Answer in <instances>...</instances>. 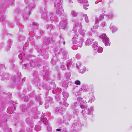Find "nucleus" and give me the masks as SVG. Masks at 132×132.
Returning <instances> with one entry per match:
<instances>
[{
	"instance_id": "f257e3e1",
	"label": "nucleus",
	"mask_w": 132,
	"mask_h": 132,
	"mask_svg": "<svg viewBox=\"0 0 132 132\" xmlns=\"http://www.w3.org/2000/svg\"><path fill=\"white\" fill-rule=\"evenodd\" d=\"M87 98H84L82 99L81 97H79L77 99V100L81 104L80 107L82 109V115L84 117H86V115L87 114L89 115L93 114L94 109L93 107L90 106L88 108V105L86 104L87 100H85Z\"/></svg>"
},
{
	"instance_id": "f03ea898",
	"label": "nucleus",
	"mask_w": 132,
	"mask_h": 132,
	"mask_svg": "<svg viewBox=\"0 0 132 132\" xmlns=\"http://www.w3.org/2000/svg\"><path fill=\"white\" fill-rule=\"evenodd\" d=\"M75 36L74 37H73L72 38V39H74L73 41V46H78L79 47H81L82 45V42H84V39L82 38H77L78 36L75 34Z\"/></svg>"
},
{
	"instance_id": "7ed1b4c3",
	"label": "nucleus",
	"mask_w": 132,
	"mask_h": 132,
	"mask_svg": "<svg viewBox=\"0 0 132 132\" xmlns=\"http://www.w3.org/2000/svg\"><path fill=\"white\" fill-rule=\"evenodd\" d=\"M100 37L102 39L106 46L110 45V43L109 38L106 36L105 34H102Z\"/></svg>"
},
{
	"instance_id": "20e7f679",
	"label": "nucleus",
	"mask_w": 132,
	"mask_h": 132,
	"mask_svg": "<svg viewBox=\"0 0 132 132\" xmlns=\"http://www.w3.org/2000/svg\"><path fill=\"white\" fill-rule=\"evenodd\" d=\"M67 20L65 19L62 20L59 24V26L63 29H64L67 26Z\"/></svg>"
},
{
	"instance_id": "39448f33",
	"label": "nucleus",
	"mask_w": 132,
	"mask_h": 132,
	"mask_svg": "<svg viewBox=\"0 0 132 132\" xmlns=\"http://www.w3.org/2000/svg\"><path fill=\"white\" fill-rule=\"evenodd\" d=\"M104 18V15H101L99 16V18L97 19L96 21L95 22V25L93 27L95 29L97 28V24H98V22H99L100 20H101V19Z\"/></svg>"
},
{
	"instance_id": "423d86ee",
	"label": "nucleus",
	"mask_w": 132,
	"mask_h": 132,
	"mask_svg": "<svg viewBox=\"0 0 132 132\" xmlns=\"http://www.w3.org/2000/svg\"><path fill=\"white\" fill-rule=\"evenodd\" d=\"M56 14L58 15H61L63 14L64 11L62 7L57 8H56Z\"/></svg>"
},
{
	"instance_id": "0eeeda50",
	"label": "nucleus",
	"mask_w": 132,
	"mask_h": 132,
	"mask_svg": "<svg viewBox=\"0 0 132 132\" xmlns=\"http://www.w3.org/2000/svg\"><path fill=\"white\" fill-rule=\"evenodd\" d=\"M65 110V109H64L63 107L57 108L55 109V112L57 113L61 114L63 113Z\"/></svg>"
},
{
	"instance_id": "6e6552de",
	"label": "nucleus",
	"mask_w": 132,
	"mask_h": 132,
	"mask_svg": "<svg viewBox=\"0 0 132 132\" xmlns=\"http://www.w3.org/2000/svg\"><path fill=\"white\" fill-rule=\"evenodd\" d=\"M93 41V39L92 38H88L85 42V44L86 45H89L92 43Z\"/></svg>"
},
{
	"instance_id": "1a4fd4ad",
	"label": "nucleus",
	"mask_w": 132,
	"mask_h": 132,
	"mask_svg": "<svg viewBox=\"0 0 132 132\" xmlns=\"http://www.w3.org/2000/svg\"><path fill=\"white\" fill-rule=\"evenodd\" d=\"M53 39L51 38H47L45 39L44 41L47 44H49L53 43Z\"/></svg>"
},
{
	"instance_id": "9d476101",
	"label": "nucleus",
	"mask_w": 132,
	"mask_h": 132,
	"mask_svg": "<svg viewBox=\"0 0 132 132\" xmlns=\"http://www.w3.org/2000/svg\"><path fill=\"white\" fill-rule=\"evenodd\" d=\"M110 29L112 33L115 32L117 30V28L115 26L111 25L110 26Z\"/></svg>"
},
{
	"instance_id": "9b49d317",
	"label": "nucleus",
	"mask_w": 132,
	"mask_h": 132,
	"mask_svg": "<svg viewBox=\"0 0 132 132\" xmlns=\"http://www.w3.org/2000/svg\"><path fill=\"white\" fill-rule=\"evenodd\" d=\"M81 89L85 92L87 91L88 89V86L86 85H83L81 87Z\"/></svg>"
},
{
	"instance_id": "f8f14e48",
	"label": "nucleus",
	"mask_w": 132,
	"mask_h": 132,
	"mask_svg": "<svg viewBox=\"0 0 132 132\" xmlns=\"http://www.w3.org/2000/svg\"><path fill=\"white\" fill-rule=\"evenodd\" d=\"M62 94L64 97L63 98V100L64 101L66 100L69 96V94L68 93L65 92H64Z\"/></svg>"
},
{
	"instance_id": "ddd939ff",
	"label": "nucleus",
	"mask_w": 132,
	"mask_h": 132,
	"mask_svg": "<svg viewBox=\"0 0 132 132\" xmlns=\"http://www.w3.org/2000/svg\"><path fill=\"white\" fill-rule=\"evenodd\" d=\"M62 2L60 1H59L57 3H55V7H56V8L62 7Z\"/></svg>"
},
{
	"instance_id": "4468645a",
	"label": "nucleus",
	"mask_w": 132,
	"mask_h": 132,
	"mask_svg": "<svg viewBox=\"0 0 132 132\" xmlns=\"http://www.w3.org/2000/svg\"><path fill=\"white\" fill-rule=\"evenodd\" d=\"M50 76V73L49 71L47 70L45 74L43 75L44 78H45L47 80H48V78Z\"/></svg>"
},
{
	"instance_id": "2eb2a0df",
	"label": "nucleus",
	"mask_w": 132,
	"mask_h": 132,
	"mask_svg": "<svg viewBox=\"0 0 132 132\" xmlns=\"http://www.w3.org/2000/svg\"><path fill=\"white\" fill-rule=\"evenodd\" d=\"M83 8L86 9H87V8L86 7V6L88 7L89 6V4L87 0H84L83 2Z\"/></svg>"
},
{
	"instance_id": "dca6fc26",
	"label": "nucleus",
	"mask_w": 132,
	"mask_h": 132,
	"mask_svg": "<svg viewBox=\"0 0 132 132\" xmlns=\"http://www.w3.org/2000/svg\"><path fill=\"white\" fill-rule=\"evenodd\" d=\"M98 47V43L96 42H94L93 43V47L94 50H97V47Z\"/></svg>"
},
{
	"instance_id": "f3484780",
	"label": "nucleus",
	"mask_w": 132,
	"mask_h": 132,
	"mask_svg": "<svg viewBox=\"0 0 132 132\" xmlns=\"http://www.w3.org/2000/svg\"><path fill=\"white\" fill-rule=\"evenodd\" d=\"M79 97H78L77 98V101L75 102L74 103H73V105H72L73 107L74 108H75L76 106H77L78 105H79V104L80 105H80L81 104L78 101L77 99Z\"/></svg>"
},
{
	"instance_id": "a211bd4d",
	"label": "nucleus",
	"mask_w": 132,
	"mask_h": 132,
	"mask_svg": "<svg viewBox=\"0 0 132 132\" xmlns=\"http://www.w3.org/2000/svg\"><path fill=\"white\" fill-rule=\"evenodd\" d=\"M83 16L84 18L85 22L87 23H88L89 21V19L88 18L87 15L86 14H84L83 15Z\"/></svg>"
},
{
	"instance_id": "6ab92c4d",
	"label": "nucleus",
	"mask_w": 132,
	"mask_h": 132,
	"mask_svg": "<svg viewBox=\"0 0 132 132\" xmlns=\"http://www.w3.org/2000/svg\"><path fill=\"white\" fill-rule=\"evenodd\" d=\"M82 25L81 24V22H78L77 23H76L75 25V26L74 27V29L76 28H77L78 27H81Z\"/></svg>"
},
{
	"instance_id": "aec40b11",
	"label": "nucleus",
	"mask_w": 132,
	"mask_h": 132,
	"mask_svg": "<svg viewBox=\"0 0 132 132\" xmlns=\"http://www.w3.org/2000/svg\"><path fill=\"white\" fill-rule=\"evenodd\" d=\"M8 113L10 114H11L13 113V110L12 108L11 107H9L7 110Z\"/></svg>"
},
{
	"instance_id": "412c9836",
	"label": "nucleus",
	"mask_w": 132,
	"mask_h": 132,
	"mask_svg": "<svg viewBox=\"0 0 132 132\" xmlns=\"http://www.w3.org/2000/svg\"><path fill=\"white\" fill-rule=\"evenodd\" d=\"M36 98L37 100L38 101L39 103L40 104H42V103L41 102V98L39 95L37 96L36 97Z\"/></svg>"
},
{
	"instance_id": "4be33fe9",
	"label": "nucleus",
	"mask_w": 132,
	"mask_h": 132,
	"mask_svg": "<svg viewBox=\"0 0 132 132\" xmlns=\"http://www.w3.org/2000/svg\"><path fill=\"white\" fill-rule=\"evenodd\" d=\"M97 51L99 53H102L103 51V49L101 47H97V50H95Z\"/></svg>"
},
{
	"instance_id": "5701e85b",
	"label": "nucleus",
	"mask_w": 132,
	"mask_h": 132,
	"mask_svg": "<svg viewBox=\"0 0 132 132\" xmlns=\"http://www.w3.org/2000/svg\"><path fill=\"white\" fill-rule=\"evenodd\" d=\"M71 13L72 15L74 16H77L78 14V13L74 10H72L71 11Z\"/></svg>"
},
{
	"instance_id": "b1692460",
	"label": "nucleus",
	"mask_w": 132,
	"mask_h": 132,
	"mask_svg": "<svg viewBox=\"0 0 132 132\" xmlns=\"http://www.w3.org/2000/svg\"><path fill=\"white\" fill-rule=\"evenodd\" d=\"M67 67L66 64L63 63L61 66V69L63 70H65L66 69Z\"/></svg>"
},
{
	"instance_id": "393cba45",
	"label": "nucleus",
	"mask_w": 132,
	"mask_h": 132,
	"mask_svg": "<svg viewBox=\"0 0 132 132\" xmlns=\"http://www.w3.org/2000/svg\"><path fill=\"white\" fill-rule=\"evenodd\" d=\"M41 118L42 119H43V121L44 124L45 125L47 124V123H48V120L46 118H45L44 117H42Z\"/></svg>"
},
{
	"instance_id": "a878e982",
	"label": "nucleus",
	"mask_w": 132,
	"mask_h": 132,
	"mask_svg": "<svg viewBox=\"0 0 132 132\" xmlns=\"http://www.w3.org/2000/svg\"><path fill=\"white\" fill-rule=\"evenodd\" d=\"M62 55L63 56V58L64 59H65V58H67V52L66 51H64L62 54Z\"/></svg>"
},
{
	"instance_id": "bb28decb",
	"label": "nucleus",
	"mask_w": 132,
	"mask_h": 132,
	"mask_svg": "<svg viewBox=\"0 0 132 132\" xmlns=\"http://www.w3.org/2000/svg\"><path fill=\"white\" fill-rule=\"evenodd\" d=\"M86 70V68L85 67H84L82 69H80L79 70V72L81 73H84Z\"/></svg>"
},
{
	"instance_id": "cd10ccee",
	"label": "nucleus",
	"mask_w": 132,
	"mask_h": 132,
	"mask_svg": "<svg viewBox=\"0 0 132 132\" xmlns=\"http://www.w3.org/2000/svg\"><path fill=\"white\" fill-rule=\"evenodd\" d=\"M114 15L113 13H110L108 15V16L110 19H112L114 17Z\"/></svg>"
},
{
	"instance_id": "c85d7f7f",
	"label": "nucleus",
	"mask_w": 132,
	"mask_h": 132,
	"mask_svg": "<svg viewBox=\"0 0 132 132\" xmlns=\"http://www.w3.org/2000/svg\"><path fill=\"white\" fill-rule=\"evenodd\" d=\"M26 121L27 123L29 124L31 122V118H27L26 119Z\"/></svg>"
},
{
	"instance_id": "c756f323",
	"label": "nucleus",
	"mask_w": 132,
	"mask_h": 132,
	"mask_svg": "<svg viewBox=\"0 0 132 132\" xmlns=\"http://www.w3.org/2000/svg\"><path fill=\"white\" fill-rule=\"evenodd\" d=\"M87 98L85 100H87V101H86V102H90V103H92V100L91 99H89L88 100V99H89V98H88V97H83V98H82V99H83L84 98Z\"/></svg>"
},
{
	"instance_id": "7c9ffc66",
	"label": "nucleus",
	"mask_w": 132,
	"mask_h": 132,
	"mask_svg": "<svg viewBox=\"0 0 132 132\" xmlns=\"http://www.w3.org/2000/svg\"><path fill=\"white\" fill-rule=\"evenodd\" d=\"M75 83L77 85H80V84L81 82L80 81L77 80L75 81Z\"/></svg>"
},
{
	"instance_id": "2f4dec72",
	"label": "nucleus",
	"mask_w": 132,
	"mask_h": 132,
	"mask_svg": "<svg viewBox=\"0 0 132 132\" xmlns=\"http://www.w3.org/2000/svg\"><path fill=\"white\" fill-rule=\"evenodd\" d=\"M7 43L9 46L11 45L12 43L11 40L10 39H9L7 42Z\"/></svg>"
},
{
	"instance_id": "473e14b6",
	"label": "nucleus",
	"mask_w": 132,
	"mask_h": 132,
	"mask_svg": "<svg viewBox=\"0 0 132 132\" xmlns=\"http://www.w3.org/2000/svg\"><path fill=\"white\" fill-rule=\"evenodd\" d=\"M29 96H27L26 97L25 96L24 98V101L25 102L27 101L28 100H29Z\"/></svg>"
},
{
	"instance_id": "72a5a7b5",
	"label": "nucleus",
	"mask_w": 132,
	"mask_h": 132,
	"mask_svg": "<svg viewBox=\"0 0 132 132\" xmlns=\"http://www.w3.org/2000/svg\"><path fill=\"white\" fill-rule=\"evenodd\" d=\"M71 65V63L70 62L68 63L67 64H66V66L67 67L68 69H69V67Z\"/></svg>"
},
{
	"instance_id": "f704fd0d",
	"label": "nucleus",
	"mask_w": 132,
	"mask_h": 132,
	"mask_svg": "<svg viewBox=\"0 0 132 132\" xmlns=\"http://www.w3.org/2000/svg\"><path fill=\"white\" fill-rule=\"evenodd\" d=\"M22 110L23 112H25L27 110V108L26 106H24L22 108Z\"/></svg>"
},
{
	"instance_id": "c9c22d12",
	"label": "nucleus",
	"mask_w": 132,
	"mask_h": 132,
	"mask_svg": "<svg viewBox=\"0 0 132 132\" xmlns=\"http://www.w3.org/2000/svg\"><path fill=\"white\" fill-rule=\"evenodd\" d=\"M23 56V55H22V53H20L19 54V55H18V57L21 60H22V57Z\"/></svg>"
},
{
	"instance_id": "e433bc0d",
	"label": "nucleus",
	"mask_w": 132,
	"mask_h": 132,
	"mask_svg": "<svg viewBox=\"0 0 132 132\" xmlns=\"http://www.w3.org/2000/svg\"><path fill=\"white\" fill-rule=\"evenodd\" d=\"M52 26L51 25H50V26H47V29L49 30L50 31H51V30L52 29Z\"/></svg>"
},
{
	"instance_id": "4c0bfd02",
	"label": "nucleus",
	"mask_w": 132,
	"mask_h": 132,
	"mask_svg": "<svg viewBox=\"0 0 132 132\" xmlns=\"http://www.w3.org/2000/svg\"><path fill=\"white\" fill-rule=\"evenodd\" d=\"M60 42H61V43H62L63 45H65V42L64 40L63 39H61Z\"/></svg>"
},
{
	"instance_id": "58836bf2",
	"label": "nucleus",
	"mask_w": 132,
	"mask_h": 132,
	"mask_svg": "<svg viewBox=\"0 0 132 132\" xmlns=\"http://www.w3.org/2000/svg\"><path fill=\"white\" fill-rule=\"evenodd\" d=\"M47 130L48 131H51L52 130V127L50 126H48L47 127Z\"/></svg>"
},
{
	"instance_id": "ea45409f",
	"label": "nucleus",
	"mask_w": 132,
	"mask_h": 132,
	"mask_svg": "<svg viewBox=\"0 0 132 132\" xmlns=\"http://www.w3.org/2000/svg\"><path fill=\"white\" fill-rule=\"evenodd\" d=\"M63 105L65 106L66 107H68L69 105L68 104L65 102H64Z\"/></svg>"
},
{
	"instance_id": "a19ab883",
	"label": "nucleus",
	"mask_w": 132,
	"mask_h": 132,
	"mask_svg": "<svg viewBox=\"0 0 132 132\" xmlns=\"http://www.w3.org/2000/svg\"><path fill=\"white\" fill-rule=\"evenodd\" d=\"M49 104L48 103H46L45 104V109H47L49 107Z\"/></svg>"
},
{
	"instance_id": "79ce46f5",
	"label": "nucleus",
	"mask_w": 132,
	"mask_h": 132,
	"mask_svg": "<svg viewBox=\"0 0 132 132\" xmlns=\"http://www.w3.org/2000/svg\"><path fill=\"white\" fill-rule=\"evenodd\" d=\"M31 9H32V8H29V12H27L28 13V14L29 15H30L31 13Z\"/></svg>"
},
{
	"instance_id": "37998d69",
	"label": "nucleus",
	"mask_w": 132,
	"mask_h": 132,
	"mask_svg": "<svg viewBox=\"0 0 132 132\" xmlns=\"http://www.w3.org/2000/svg\"><path fill=\"white\" fill-rule=\"evenodd\" d=\"M10 47H11L10 46H8L7 47H6V51H9L10 49Z\"/></svg>"
},
{
	"instance_id": "c03bdc74",
	"label": "nucleus",
	"mask_w": 132,
	"mask_h": 132,
	"mask_svg": "<svg viewBox=\"0 0 132 132\" xmlns=\"http://www.w3.org/2000/svg\"><path fill=\"white\" fill-rule=\"evenodd\" d=\"M42 18H45L46 17V15L45 13H44L42 16Z\"/></svg>"
},
{
	"instance_id": "a18cd8bd",
	"label": "nucleus",
	"mask_w": 132,
	"mask_h": 132,
	"mask_svg": "<svg viewBox=\"0 0 132 132\" xmlns=\"http://www.w3.org/2000/svg\"><path fill=\"white\" fill-rule=\"evenodd\" d=\"M105 22H102V27H104V26H105Z\"/></svg>"
},
{
	"instance_id": "49530a36",
	"label": "nucleus",
	"mask_w": 132,
	"mask_h": 132,
	"mask_svg": "<svg viewBox=\"0 0 132 132\" xmlns=\"http://www.w3.org/2000/svg\"><path fill=\"white\" fill-rule=\"evenodd\" d=\"M3 47V45L2 44H0V50Z\"/></svg>"
},
{
	"instance_id": "de8ad7c7",
	"label": "nucleus",
	"mask_w": 132,
	"mask_h": 132,
	"mask_svg": "<svg viewBox=\"0 0 132 132\" xmlns=\"http://www.w3.org/2000/svg\"><path fill=\"white\" fill-rule=\"evenodd\" d=\"M91 99L93 101H94L95 100V97L93 96L91 98Z\"/></svg>"
},
{
	"instance_id": "09e8293b",
	"label": "nucleus",
	"mask_w": 132,
	"mask_h": 132,
	"mask_svg": "<svg viewBox=\"0 0 132 132\" xmlns=\"http://www.w3.org/2000/svg\"><path fill=\"white\" fill-rule=\"evenodd\" d=\"M33 26H37V23H33Z\"/></svg>"
},
{
	"instance_id": "8fccbe9b",
	"label": "nucleus",
	"mask_w": 132,
	"mask_h": 132,
	"mask_svg": "<svg viewBox=\"0 0 132 132\" xmlns=\"http://www.w3.org/2000/svg\"><path fill=\"white\" fill-rule=\"evenodd\" d=\"M4 79L5 80H7V78H6V76L5 75L4 76Z\"/></svg>"
},
{
	"instance_id": "3c124183",
	"label": "nucleus",
	"mask_w": 132,
	"mask_h": 132,
	"mask_svg": "<svg viewBox=\"0 0 132 132\" xmlns=\"http://www.w3.org/2000/svg\"><path fill=\"white\" fill-rule=\"evenodd\" d=\"M14 80L16 82V81H18V79H14Z\"/></svg>"
},
{
	"instance_id": "603ef678",
	"label": "nucleus",
	"mask_w": 132,
	"mask_h": 132,
	"mask_svg": "<svg viewBox=\"0 0 132 132\" xmlns=\"http://www.w3.org/2000/svg\"><path fill=\"white\" fill-rule=\"evenodd\" d=\"M65 81H66V82L65 83V84H67L68 82V80H66ZM63 84H64V83L63 82Z\"/></svg>"
},
{
	"instance_id": "864d4df0",
	"label": "nucleus",
	"mask_w": 132,
	"mask_h": 132,
	"mask_svg": "<svg viewBox=\"0 0 132 132\" xmlns=\"http://www.w3.org/2000/svg\"><path fill=\"white\" fill-rule=\"evenodd\" d=\"M56 130L57 131H60L61 129H56Z\"/></svg>"
},
{
	"instance_id": "5fc2aeb1",
	"label": "nucleus",
	"mask_w": 132,
	"mask_h": 132,
	"mask_svg": "<svg viewBox=\"0 0 132 132\" xmlns=\"http://www.w3.org/2000/svg\"><path fill=\"white\" fill-rule=\"evenodd\" d=\"M25 78L24 77L22 79V81H25Z\"/></svg>"
},
{
	"instance_id": "6e6d98bb",
	"label": "nucleus",
	"mask_w": 132,
	"mask_h": 132,
	"mask_svg": "<svg viewBox=\"0 0 132 132\" xmlns=\"http://www.w3.org/2000/svg\"><path fill=\"white\" fill-rule=\"evenodd\" d=\"M69 0V1L70 2H71V3H73V0Z\"/></svg>"
},
{
	"instance_id": "4d7b16f0",
	"label": "nucleus",
	"mask_w": 132,
	"mask_h": 132,
	"mask_svg": "<svg viewBox=\"0 0 132 132\" xmlns=\"http://www.w3.org/2000/svg\"><path fill=\"white\" fill-rule=\"evenodd\" d=\"M34 84L36 85H37V82H34Z\"/></svg>"
},
{
	"instance_id": "13d9d810",
	"label": "nucleus",
	"mask_w": 132,
	"mask_h": 132,
	"mask_svg": "<svg viewBox=\"0 0 132 132\" xmlns=\"http://www.w3.org/2000/svg\"><path fill=\"white\" fill-rule=\"evenodd\" d=\"M26 64H24V65H23V66L24 67H26Z\"/></svg>"
},
{
	"instance_id": "bf43d9fd",
	"label": "nucleus",
	"mask_w": 132,
	"mask_h": 132,
	"mask_svg": "<svg viewBox=\"0 0 132 132\" xmlns=\"http://www.w3.org/2000/svg\"><path fill=\"white\" fill-rule=\"evenodd\" d=\"M14 110H15V109H16V107L15 106H14Z\"/></svg>"
},
{
	"instance_id": "052dcab7",
	"label": "nucleus",
	"mask_w": 132,
	"mask_h": 132,
	"mask_svg": "<svg viewBox=\"0 0 132 132\" xmlns=\"http://www.w3.org/2000/svg\"><path fill=\"white\" fill-rule=\"evenodd\" d=\"M45 113H44V114H43V116H45Z\"/></svg>"
},
{
	"instance_id": "680f3d73",
	"label": "nucleus",
	"mask_w": 132,
	"mask_h": 132,
	"mask_svg": "<svg viewBox=\"0 0 132 132\" xmlns=\"http://www.w3.org/2000/svg\"><path fill=\"white\" fill-rule=\"evenodd\" d=\"M51 14H52V15H53V12H52V13H51ZM53 15H52V16H53Z\"/></svg>"
},
{
	"instance_id": "e2e57ef3",
	"label": "nucleus",
	"mask_w": 132,
	"mask_h": 132,
	"mask_svg": "<svg viewBox=\"0 0 132 132\" xmlns=\"http://www.w3.org/2000/svg\"><path fill=\"white\" fill-rule=\"evenodd\" d=\"M78 55L77 54L76 55V57H77V56H78Z\"/></svg>"
},
{
	"instance_id": "0e129e2a",
	"label": "nucleus",
	"mask_w": 132,
	"mask_h": 132,
	"mask_svg": "<svg viewBox=\"0 0 132 132\" xmlns=\"http://www.w3.org/2000/svg\"><path fill=\"white\" fill-rule=\"evenodd\" d=\"M27 9H28V8H27V7L26 8V10H27Z\"/></svg>"
},
{
	"instance_id": "69168bd1",
	"label": "nucleus",
	"mask_w": 132,
	"mask_h": 132,
	"mask_svg": "<svg viewBox=\"0 0 132 132\" xmlns=\"http://www.w3.org/2000/svg\"><path fill=\"white\" fill-rule=\"evenodd\" d=\"M53 59H52V61H53Z\"/></svg>"
}]
</instances>
